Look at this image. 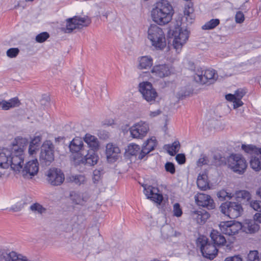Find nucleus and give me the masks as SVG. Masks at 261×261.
<instances>
[{
    "label": "nucleus",
    "mask_w": 261,
    "mask_h": 261,
    "mask_svg": "<svg viewBox=\"0 0 261 261\" xmlns=\"http://www.w3.org/2000/svg\"><path fill=\"white\" fill-rule=\"evenodd\" d=\"M173 14L174 10L172 5L166 0L156 3L151 12L153 21L159 25H165L169 22Z\"/></svg>",
    "instance_id": "obj_1"
},
{
    "label": "nucleus",
    "mask_w": 261,
    "mask_h": 261,
    "mask_svg": "<svg viewBox=\"0 0 261 261\" xmlns=\"http://www.w3.org/2000/svg\"><path fill=\"white\" fill-rule=\"evenodd\" d=\"M147 38L152 46L158 50H163L166 46L165 35L160 27L156 24H151L147 31Z\"/></svg>",
    "instance_id": "obj_2"
},
{
    "label": "nucleus",
    "mask_w": 261,
    "mask_h": 261,
    "mask_svg": "<svg viewBox=\"0 0 261 261\" xmlns=\"http://www.w3.org/2000/svg\"><path fill=\"white\" fill-rule=\"evenodd\" d=\"M218 74L216 71L212 69L205 70L201 68L197 69L193 75L194 81L201 84H205L207 83L212 84L218 79Z\"/></svg>",
    "instance_id": "obj_3"
},
{
    "label": "nucleus",
    "mask_w": 261,
    "mask_h": 261,
    "mask_svg": "<svg viewBox=\"0 0 261 261\" xmlns=\"http://www.w3.org/2000/svg\"><path fill=\"white\" fill-rule=\"evenodd\" d=\"M221 212L231 219H235L240 216L243 213L241 204L236 202H225L220 206Z\"/></svg>",
    "instance_id": "obj_4"
},
{
    "label": "nucleus",
    "mask_w": 261,
    "mask_h": 261,
    "mask_svg": "<svg viewBox=\"0 0 261 261\" xmlns=\"http://www.w3.org/2000/svg\"><path fill=\"white\" fill-rule=\"evenodd\" d=\"M189 32L187 29L181 27H176L172 31V35L173 37V46L178 51L180 50L184 44L189 38Z\"/></svg>",
    "instance_id": "obj_5"
},
{
    "label": "nucleus",
    "mask_w": 261,
    "mask_h": 261,
    "mask_svg": "<svg viewBox=\"0 0 261 261\" xmlns=\"http://www.w3.org/2000/svg\"><path fill=\"white\" fill-rule=\"evenodd\" d=\"M228 166L234 172L242 174L246 169L247 164L241 155L234 154L229 156L228 159Z\"/></svg>",
    "instance_id": "obj_6"
},
{
    "label": "nucleus",
    "mask_w": 261,
    "mask_h": 261,
    "mask_svg": "<svg viewBox=\"0 0 261 261\" xmlns=\"http://www.w3.org/2000/svg\"><path fill=\"white\" fill-rule=\"evenodd\" d=\"M198 246L203 257L210 259H214L217 254L218 249L216 246L211 244L204 237L198 239Z\"/></svg>",
    "instance_id": "obj_7"
},
{
    "label": "nucleus",
    "mask_w": 261,
    "mask_h": 261,
    "mask_svg": "<svg viewBox=\"0 0 261 261\" xmlns=\"http://www.w3.org/2000/svg\"><path fill=\"white\" fill-rule=\"evenodd\" d=\"M54 146L50 141H45L41 148L40 161L46 166L49 165L54 160Z\"/></svg>",
    "instance_id": "obj_8"
},
{
    "label": "nucleus",
    "mask_w": 261,
    "mask_h": 261,
    "mask_svg": "<svg viewBox=\"0 0 261 261\" xmlns=\"http://www.w3.org/2000/svg\"><path fill=\"white\" fill-rule=\"evenodd\" d=\"M90 22V19L87 16L82 17L75 16L72 18H68L66 20L65 32L70 33L74 29L88 26Z\"/></svg>",
    "instance_id": "obj_9"
},
{
    "label": "nucleus",
    "mask_w": 261,
    "mask_h": 261,
    "mask_svg": "<svg viewBox=\"0 0 261 261\" xmlns=\"http://www.w3.org/2000/svg\"><path fill=\"white\" fill-rule=\"evenodd\" d=\"M139 90L143 98L151 104L155 101L158 97V93L155 89L153 88L150 82H143L140 83Z\"/></svg>",
    "instance_id": "obj_10"
},
{
    "label": "nucleus",
    "mask_w": 261,
    "mask_h": 261,
    "mask_svg": "<svg viewBox=\"0 0 261 261\" xmlns=\"http://www.w3.org/2000/svg\"><path fill=\"white\" fill-rule=\"evenodd\" d=\"M129 129L132 138L142 139L146 136L149 128L147 123L141 121L135 123Z\"/></svg>",
    "instance_id": "obj_11"
},
{
    "label": "nucleus",
    "mask_w": 261,
    "mask_h": 261,
    "mask_svg": "<svg viewBox=\"0 0 261 261\" xmlns=\"http://www.w3.org/2000/svg\"><path fill=\"white\" fill-rule=\"evenodd\" d=\"M219 227L222 233L228 236H233L238 233L242 229V224L235 221L221 222L219 224Z\"/></svg>",
    "instance_id": "obj_12"
},
{
    "label": "nucleus",
    "mask_w": 261,
    "mask_h": 261,
    "mask_svg": "<svg viewBox=\"0 0 261 261\" xmlns=\"http://www.w3.org/2000/svg\"><path fill=\"white\" fill-rule=\"evenodd\" d=\"M47 180L52 186L61 185L65 180L64 173L60 169L51 168L47 172Z\"/></svg>",
    "instance_id": "obj_13"
},
{
    "label": "nucleus",
    "mask_w": 261,
    "mask_h": 261,
    "mask_svg": "<svg viewBox=\"0 0 261 261\" xmlns=\"http://www.w3.org/2000/svg\"><path fill=\"white\" fill-rule=\"evenodd\" d=\"M37 159L28 162L22 169L20 170V173L22 177L25 179H31L38 172L39 166Z\"/></svg>",
    "instance_id": "obj_14"
},
{
    "label": "nucleus",
    "mask_w": 261,
    "mask_h": 261,
    "mask_svg": "<svg viewBox=\"0 0 261 261\" xmlns=\"http://www.w3.org/2000/svg\"><path fill=\"white\" fill-rule=\"evenodd\" d=\"M77 164H83L89 166H94L96 164L98 160V156L96 154L95 151L87 150V152L79 157L77 159H74Z\"/></svg>",
    "instance_id": "obj_15"
},
{
    "label": "nucleus",
    "mask_w": 261,
    "mask_h": 261,
    "mask_svg": "<svg viewBox=\"0 0 261 261\" xmlns=\"http://www.w3.org/2000/svg\"><path fill=\"white\" fill-rule=\"evenodd\" d=\"M70 150L72 153H77L80 156L84 155L88 150L87 146L84 145V142L81 138H74L69 146Z\"/></svg>",
    "instance_id": "obj_16"
},
{
    "label": "nucleus",
    "mask_w": 261,
    "mask_h": 261,
    "mask_svg": "<svg viewBox=\"0 0 261 261\" xmlns=\"http://www.w3.org/2000/svg\"><path fill=\"white\" fill-rule=\"evenodd\" d=\"M144 193L148 199H150L152 201L160 204L163 200V196L162 194L158 193L159 190L158 188L153 187L151 186H143Z\"/></svg>",
    "instance_id": "obj_17"
},
{
    "label": "nucleus",
    "mask_w": 261,
    "mask_h": 261,
    "mask_svg": "<svg viewBox=\"0 0 261 261\" xmlns=\"http://www.w3.org/2000/svg\"><path fill=\"white\" fill-rule=\"evenodd\" d=\"M195 200L199 206L206 207L208 210H212L215 207L214 200L208 195L198 193L195 196Z\"/></svg>",
    "instance_id": "obj_18"
},
{
    "label": "nucleus",
    "mask_w": 261,
    "mask_h": 261,
    "mask_svg": "<svg viewBox=\"0 0 261 261\" xmlns=\"http://www.w3.org/2000/svg\"><path fill=\"white\" fill-rule=\"evenodd\" d=\"M171 70L167 64H159L154 65L151 70L152 76L155 78H163L168 76L171 74Z\"/></svg>",
    "instance_id": "obj_19"
},
{
    "label": "nucleus",
    "mask_w": 261,
    "mask_h": 261,
    "mask_svg": "<svg viewBox=\"0 0 261 261\" xmlns=\"http://www.w3.org/2000/svg\"><path fill=\"white\" fill-rule=\"evenodd\" d=\"M24 154H12L10 159V166L15 172H20L22 169Z\"/></svg>",
    "instance_id": "obj_20"
},
{
    "label": "nucleus",
    "mask_w": 261,
    "mask_h": 261,
    "mask_svg": "<svg viewBox=\"0 0 261 261\" xmlns=\"http://www.w3.org/2000/svg\"><path fill=\"white\" fill-rule=\"evenodd\" d=\"M192 218L198 224H203L210 217V214L205 210L199 209L191 212Z\"/></svg>",
    "instance_id": "obj_21"
},
{
    "label": "nucleus",
    "mask_w": 261,
    "mask_h": 261,
    "mask_svg": "<svg viewBox=\"0 0 261 261\" xmlns=\"http://www.w3.org/2000/svg\"><path fill=\"white\" fill-rule=\"evenodd\" d=\"M12 155L8 148H0V167L7 168L10 166V159Z\"/></svg>",
    "instance_id": "obj_22"
},
{
    "label": "nucleus",
    "mask_w": 261,
    "mask_h": 261,
    "mask_svg": "<svg viewBox=\"0 0 261 261\" xmlns=\"http://www.w3.org/2000/svg\"><path fill=\"white\" fill-rule=\"evenodd\" d=\"M120 153L119 148L115 144L109 143L106 146V153L110 162L115 161Z\"/></svg>",
    "instance_id": "obj_23"
},
{
    "label": "nucleus",
    "mask_w": 261,
    "mask_h": 261,
    "mask_svg": "<svg viewBox=\"0 0 261 261\" xmlns=\"http://www.w3.org/2000/svg\"><path fill=\"white\" fill-rule=\"evenodd\" d=\"M210 237L214 245L216 247L223 246L226 242L225 238L219 231L213 230L211 233Z\"/></svg>",
    "instance_id": "obj_24"
},
{
    "label": "nucleus",
    "mask_w": 261,
    "mask_h": 261,
    "mask_svg": "<svg viewBox=\"0 0 261 261\" xmlns=\"http://www.w3.org/2000/svg\"><path fill=\"white\" fill-rule=\"evenodd\" d=\"M126 152L128 154L137 157L140 160L145 157V155L142 153V148L141 149L140 146L136 144H130L127 146Z\"/></svg>",
    "instance_id": "obj_25"
},
{
    "label": "nucleus",
    "mask_w": 261,
    "mask_h": 261,
    "mask_svg": "<svg viewBox=\"0 0 261 261\" xmlns=\"http://www.w3.org/2000/svg\"><path fill=\"white\" fill-rule=\"evenodd\" d=\"M84 139L88 145L87 147L90 148V149H89L90 151L93 150L95 151L98 149L99 142L96 137L87 134L85 135Z\"/></svg>",
    "instance_id": "obj_26"
},
{
    "label": "nucleus",
    "mask_w": 261,
    "mask_h": 261,
    "mask_svg": "<svg viewBox=\"0 0 261 261\" xmlns=\"http://www.w3.org/2000/svg\"><path fill=\"white\" fill-rule=\"evenodd\" d=\"M242 228L246 233H253L259 230V226L254 220H246Z\"/></svg>",
    "instance_id": "obj_27"
},
{
    "label": "nucleus",
    "mask_w": 261,
    "mask_h": 261,
    "mask_svg": "<svg viewBox=\"0 0 261 261\" xmlns=\"http://www.w3.org/2000/svg\"><path fill=\"white\" fill-rule=\"evenodd\" d=\"M138 68L139 69H147L153 65V59L149 56H145L138 58Z\"/></svg>",
    "instance_id": "obj_28"
},
{
    "label": "nucleus",
    "mask_w": 261,
    "mask_h": 261,
    "mask_svg": "<svg viewBox=\"0 0 261 261\" xmlns=\"http://www.w3.org/2000/svg\"><path fill=\"white\" fill-rule=\"evenodd\" d=\"M71 200L76 204L83 205L89 199L86 193L73 192L70 195Z\"/></svg>",
    "instance_id": "obj_29"
},
{
    "label": "nucleus",
    "mask_w": 261,
    "mask_h": 261,
    "mask_svg": "<svg viewBox=\"0 0 261 261\" xmlns=\"http://www.w3.org/2000/svg\"><path fill=\"white\" fill-rule=\"evenodd\" d=\"M156 145V142L155 138L152 137L150 139L147 140V141L144 144L142 148V154H144L145 156L149 153L151 151L153 150L154 147Z\"/></svg>",
    "instance_id": "obj_30"
},
{
    "label": "nucleus",
    "mask_w": 261,
    "mask_h": 261,
    "mask_svg": "<svg viewBox=\"0 0 261 261\" xmlns=\"http://www.w3.org/2000/svg\"><path fill=\"white\" fill-rule=\"evenodd\" d=\"M70 89L73 94L77 96L83 90L82 81L80 79L72 81L70 84Z\"/></svg>",
    "instance_id": "obj_31"
},
{
    "label": "nucleus",
    "mask_w": 261,
    "mask_h": 261,
    "mask_svg": "<svg viewBox=\"0 0 261 261\" xmlns=\"http://www.w3.org/2000/svg\"><path fill=\"white\" fill-rule=\"evenodd\" d=\"M6 256L9 259L8 261H33L27 256L15 251H11L9 254H7Z\"/></svg>",
    "instance_id": "obj_32"
},
{
    "label": "nucleus",
    "mask_w": 261,
    "mask_h": 261,
    "mask_svg": "<svg viewBox=\"0 0 261 261\" xmlns=\"http://www.w3.org/2000/svg\"><path fill=\"white\" fill-rule=\"evenodd\" d=\"M67 180L78 186L84 184L86 181V177L83 175H71L67 177Z\"/></svg>",
    "instance_id": "obj_33"
},
{
    "label": "nucleus",
    "mask_w": 261,
    "mask_h": 261,
    "mask_svg": "<svg viewBox=\"0 0 261 261\" xmlns=\"http://www.w3.org/2000/svg\"><path fill=\"white\" fill-rule=\"evenodd\" d=\"M164 148L167 152L172 156L174 155L179 150L180 144L178 141L174 142L171 145L167 144L164 146Z\"/></svg>",
    "instance_id": "obj_34"
},
{
    "label": "nucleus",
    "mask_w": 261,
    "mask_h": 261,
    "mask_svg": "<svg viewBox=\"0 0 261 261\" xmlns=\"http://www.w3.org/2000/svg\"><path fill=\"white\" fill-rule=\"evenodd\" d=\"M234 195L238 201L244 200L249 201L251 198L250 193L246 190L236 191Z\"/></svg>",
    "instance_id": "obj_35"
},
{
    "label": "nucleus",
    "mask_w": 261,
    "mask_h": 261,
    "mask_svg": "<svg viewBox=\"0 0 261 261\" xmlns=\"http://www.w3.org/2000/svg\"><path fill=\"white\" fill-rule=\"evenodd\" d=\"M194 9L192 6L189 5L186 6L184 11V16L188 23L191 24L194 20L193 15Z\"/></svg>",
    "instance_id": "obj_36"
},
{
    "label": "nucleus",
    "mask_w": 261,
    "mask_h": 261,
    "mask_svg": "<svg viewBox=\"0 0 261 261\" xmlns=\"http://www.w3.org/2000/svg\"><path fill=\"white\" fill-rule=\"evenodd\" d=\"M197 185L200 189L202 190H206L208 187L206 176L204 174L199 175L197 179Z\"/></svg>",
    "instance_id": "obj_37"
},
{
    "label": "nucleus",
    "mask_w": 261,
    "mask_h": 261,
    "mask_svg": "<svg viewBox=\"0 0 261 261\" xmlns=\"http://www.w3.org/2000/svg\"><path fill=\"white\" fill-rule=\"evenodd\" d=\"M246 94V91L242 89H240L235 91L234 94H228L225 95V98L227 100H232L233 99H241Z\"/></svg>",
    "instance_id": "obj_38"
},
{
    "label": "nucleus",
    "mask_w": 261,
    "mask_h": 261,
    "mask_svg": "<svg viewBox=\"0 0 261 261\" xmlns=\"http://www.w3.org/2000/svg\"><path fill=\"white\" fill-rule=\"evenodd\" d=\"M14 143L17 144L19 147V150L24 151L26 146L28 144V140L25 138L17 137L14 140Z\"/></svg>",
    "instance_id": "obj_39"
},
{
    "label": "nucleus",
    "mask_w": 261,
    "mask_h": 261,
    "mask_svg": "<svg viewBox=\"0 0 261 261\" xmlns=\"http://www.w3.org/2000/svg\"><path fill=\"white\" fill-rule=\"evenodd\" d=\"M217 195L219 200L221 201L230 199L234 196L233 194L227 192L225 190H221L219 191L218 192Z\"/></svg>",
    "instance_id": "obj_40"
},
{
    "label": "nucleus",
    "mask_w": 261,
    "mask_h": 261,
    "mask_svg": "<svg viewBox=\"0 0 261 261\" xmlns=\"http://www.w3.org/2000/svg\"><path fill=\"white\" fill-rule=\"evenodd\" d=\"M220 23L218 19H212L202 27L203 30H211L216 27Z\"/></svg>",
    "instance_id": "obj_41"
},
{
    "label": "nucleus",
    "mask_w": 261,
    "mask_h": 261,
    "mask_svg": "<svg viewBox=\"0 0 261 261\" xmlns=\"http://www.w3.org/2000/svg\"><path fill=\"white\" fill-rule=\"evenodd\" d=\"M30 209L34 213L39 214H42L43 213H45L46 211L45 208L43 207L42 205L38 203H36L32 204L30 206Z\"/></svg>",
    "instance_id": "obj_42"
},
{
    "label": "nucleus",
    "mask_w": 261,
    "mask_h": 261,
    "mask_svg": "<svg viewBox=\"0 0 261 261\" xmlns=\"http://www.w3.org/2000/svg\"><path fill=\"white\" fill-rule=\"evenodd\" d=\"M242 148L247 153L257 154L258 148L253 145H242Z\"/></svg>",
    "instance_id": "obj_43"
},
{
    "label": "nucleus",
    "mask_w": 261,
    "mask_h": 261,
    "mask_svg": "<svg viewBox=\"0 0 261 261\" xmlns=\"http://www.w3.org/2000/svg\"><path fill=\"white\" fill-rule=\"evenodd\" d=\"M251 167L254 170L257 171L261 169V163L258 158H252L250 162Z\"/></svg>",
    "instance_id": "obj_44"
},
{
    "label": "nucleus",
    "mask_w": 261,
    "mask_h": 261,
    "mask_svg": "<svg viewBox=\"0 0 261 261\" xmlns=\"http://www.w3.org/2000/svg\"><path fill=\"white\" fill-rule=\"evenodd\" d=\"M101 172L99 170L96 169L93 172L92 180L94 184L100 183L101 179Z\"/></svg>",
    "instance_id": "obj_45"
},
{
    "label": "nucleus",
    "mask_w": 261,
    "mask_h": 261,
    "mask_svg": "<svg viewBox=\"0 0 261 261\" xmlns=\"http://www.w3.org/2000/svg\"><path fill=\"white\" fill-rule=\"evenodd\" d=\"M49 37V35L47 32H42L36 36L35 40L37 42L42 43L45 42Z\"/></svg>",
    "instance_id": "obj_46"
},
{
    "label": "nucleus",
    "mask_w": 261,
    "mask_h": 261,
    "mask_svg": "<svg viewBox=\"0 0 261 261\" xmlns=\"http://www.w3.org/2000/svg\"><path fill=\"white\" fill-rule=\"evenodd\" d=\"M12 154H24V151L23 150H19V147L14 143V140L11 143V146L9 148Z\"/></svg>",
    "instance_id": "obj_47"
},
{
    "label": "nucleus",
    "mask_w": 261,
    "mask_h": 261,
    "mask_svg": "<svg viewBox=\"0 0 261 261\" xmlns=\"http://www.w3.org/2000/svg\"><path fill=\"white\" fill-rule=\"evenodd\" d=\"M223 160L220 154H215L213 156V160L210 164L215 166H219L223 164Z\"/></svg>",
    "instance_id": "obj_48"
},
{
    "label": "nucleus",
    "mask_w": 261,
    "mask_h": 261,
    "mask_svg": "<svg viewBox=\"0 0 261 261\" xmlns=\"http://www.w3.org/2000/svg\"><path fill=\"white\" fill-rule=\"evenodd\" d=\"M247 261H259L258 252L256 250L250 251L248 254Z\"/></svg>",
    "instance_id": "obj_49"
},
{
    "label": "nucleus",
    "mask_w": 261,
    "mask_h": 261,
    "mask_svg": "<svg viewBox=\"0 0 261 261\" xmlns=\"http://www.w3.org/2000/svg\"><path fill=\"white\" fill-rule=\"evenodd\" d=\"M19 53L18 48H11L9 49L6 53L7 56L11 58L16 57Z\"/></svg>",
    "instance_id": "obj_50"
},
{
    "label": "nucleus",
    "mask_w": 261,
    "mask_h": 261,
    "mask_svg": "<svg viewBox=\"0 0 261 261\" xmlns=\"http://www.w3.org/2000/svg\"><path fill=\"white\" fill-rule=\"evenodd\" d=\"M250 206L255 211L260 212L261 201L258 200H252L250 202Z\"/></svg>",
    "instance_id": "obj_51"
},
{
    "label": "nucleus",
    "mask_w": 261,
    "mask_h": 261,
    "mask_svg": "<svg viewBox=\"0 0 261 261\" xmlns=\"http://www.w3.org/2000/svg\"><path fill=\"white\" fill-rule=\"evenodd\" d=\"M173 214L174 216L179 217H180L182 214V211L180 208V205L178 203H176L173 205Z\"/></svg>",
    "instance_id": "obj_52"
},
{
    "label": "nucleus",
    "mask_w": 261,
    "mask_h": 261,
    "mask_svg": "<svg viewBox=\"0 0 261 261\" xmlns=\"http://www.w3.org/2000/svg\"><path fill=\"white\" fill-rule=\"evenodd\" d=\"M209 163L210 161H208L207 157L204 155H202L197 161V165L198 166L200 167L204 165L208 164Z\"/></svg>",
    "instance_id": "obj_53"
},
{
    "label": "nucleus",
    "mask_w": 261,
    "mask_h": 261,
    "mask_svg": "<svg viewBox=\"0 0 261 261\" xmlns=\"http://www.w3.org/2000/svg\"><path fill=\"white\" fill-rule=\"evenodd\" d=\"M41 140L42 137L41 135L36 136L33 139L31 140L30 143L36 146V147H39Z\"/></svg>",
    "instance_id": "obj_54"
},
{
    "label": "nucleus",
    "mask_w": 261,
    "mask_h": 261,
    "mask_svg": "<svg viewBox=\"0 0 261 261\" xmlns=\"http://www.w3.org/2000/svg\"><path fill=\"white\" fill-rule=\"evenodd\" d=\"M256 194L261 198V189L256 191ZM254 220L257 222L261 223V210L260 212L256 213L253 217Z\"/></svg>",
    "instance_id": "obj_55"
},
{
    "label": "nucleus",
    "mask_w": 261,
    "mask_h": 261,
    "mask_svg": "<svg viewBox=\"0 0 261 261\" xmlns=\"http://www.w3.org/2000/svg\"><path fill=\"white\" fill-rule=\"evenodd\" d=\"M166 171L170 172L171 174H174L175 172V167L173 163L168 162L165 166Z\"/></svg>",
    "instance_id": "obj_56"
},
{
    "label": "nucleus",
    "mask_w": 261,
    "mask_h": 261,
    "mask_svg": "<svg viewBox=\"0 0 261 261\" xmlns=\"http://www.w3.org/2000/svg\"><path fill=\"white\" fill-rule=\"evenodd\" d=\"M244 15L242 12L239 11L237 12L235 16V20L237 23H242L244 21Z\"/></svg>",
    "instance_id": "obj_57"
},
{
    "label": "nucleus",
    "mask_w": 261,
    "mask_h": 261,
    "mask_svg": "<svg viewBox=\"0 0 261 261\" xmlns=\"http://www.w3.org/2000/svg\"><path fill=\"white\" fill-rule=\"evenodd\" d=\"M9 104L11 108H14L16 107H18L20 105V101L17 97H14L11 99H10L9 101H8Z\"/></svg>",
    "instance_id": "obj_58"
},
{
    "label": "nucleus",
    "mask_w": 261,
    "mask_h": 261,
    "mask_svg": "<svg viewBox=\"0 0 261 261\" xmlns=\"http://www.w3.org/2000/svg\"><path fill=\"white\" fill-rule=\"evenodd\" d=\"M38 147H36L30 143L29 147V153L30 155H34L37 153V152L39 150Z\"/></svg>",
    "instance_id": "obj_59"
},
{
    "label": "nucleus",
    "mask_w": 261,
    "mask_h": 261,
    "mask_svg": "<svg viewBox=\"0 0 261 261\" xmlns=\"http://www.w3.org/2000/svg\"><path fill=\"white\" fill-rule=\"evenodd\" d=\"M233 102V106L234 109H237L243 105V102L241 99H233L232 100H229Z\"/></svg>",
    "instance_id": "obj_60"
},
{
    "label": "nucleus",
    "mask_w": 261,
    "mask_h": 261,
    "mask_svg": "<svg viewBox=\"0 0 261 261\" xmlns=\"http://www.w3.org/2000/svg\"><path fill=\"white\" fill-rule=\"evenodd\" d=\"M176 160L179 164H182L186 161V158L183 154H178L176 156Z\"/></svg>",
    "instance_id": "obj_61"
},
{
    "label": "nucleus",
    "mask_w": 261,
    "mask_h": 261,
    "mask_svg": "<svg viewBox=\"0 0 261 261\" xmlns=\"http://www.w3.org/2000/svg\"><path fill=\"white\" fill-rule=\"evenodd\" d=\"M224 261H242V259L239 255L226 257Z\"/></svg>",
    "instance_id": "obj_62"
},
{
    "label": "nucleus",
    "mask_w": 261,
    "mask_h": 261,
    "mask_svg": "<svg viewBox=\"0 0 261 261\" xmlns=\"http://www.w3.org/2000/svg\"><path fill=\"white\" fill-rule=\"evenodd\" d=\"M9 103L8 101L3 100L0 102V106L2 107V109L4 110H8L11 108L10 106H9Z\"/></svg>",
    "instance_id": "obj_63"
},
{
    "label": "nucleus",
    "mask_w": 261,
    "mask_h": 261,
    "mask_svg": "<svg viewBox=\"0 0 261 261\" xmlns=\"http://www.w3.org/2000/svg\"><path fill=\"white\" fill-rule=\"evenodd\" d=\"M161 111L159 110H156L153 112H150V116L151 117H155V116L160 115L161 114Z\"/></svg>",
    "instance_id": "obj_64"
}]
</instances>
